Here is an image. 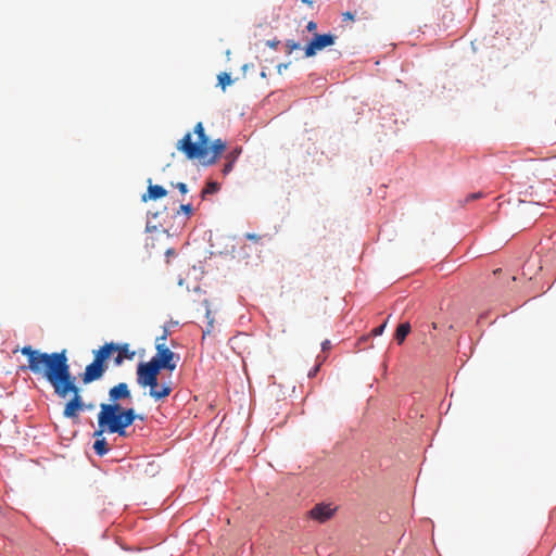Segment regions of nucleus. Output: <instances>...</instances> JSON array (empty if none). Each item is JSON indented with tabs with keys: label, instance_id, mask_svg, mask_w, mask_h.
<instances>
[{
	"label": "nucleus",
	"instance_id": "obj_1",
	"mask_svg": "<svg viewBox=\"0 0 556 556\" xmlns=\"http://www.w3.org/2000/svg\"><path fill=\"white\" fill-rule=\"evenodd\" d=\"M21 352L27 357V368L34 375L45 378L59 397L65 399L70 395L75 378L71 372L66 350L46 353L25 345Z\"/></svg>",
	"mask_w": 556,
	"mask_h": 556
},
{
	"label": "nucleus",
	"instance_id": "obj_2",
	"mask_svg": "<svg viewBox=\"0 0 556 556\" xmlns=\"http://www.w3.org/2000/svg\"><path fill=\"white\" fill-rule=\"evenodd\" d=\"M197 141H192V134L187 132L178 142L176 148L185 154L188 160H199L203 165L214 164L226 149V143L222 139H216L210 143L201 122L197 123L193 129Z\"/></svg>",
	"mask_w": 556,
	"mask_h": 556
},
{
	"label": "nucleus",
	"instance_id": "obj_3",
	"mask_svg": "<svg viewBox=\"0 0 556 556\" xmlns=\"http://www.w3.org/2000/svg\"><path fill=\"white\" fill-rule=\"evenodd\" d=\"M167 334V329H164L163 334L155 340V355L149 362H141L137 366L136 375L144 378L147 382H152L155 375H160L161 370L172 372L177 367L180 357L165 344Z\"/></svg>",
	"mask_w": 556,
	"mask_h": 556
},
{
	"label": "nucleus",
	"instance_id": "obj_4",
	"mask_svg": "<svg viewBox=\"0 0 556 556\" xmlns=\"http://www.w3.org/2000/svg\"><path fill=\"white\" fill-rule=\"evenodd\" d=\"M117 433L119 437L126 435V426L123 420L122 406L119 404L100 405L98 414V429L93 437H101L103 433Z\"/></svg>",
	"mask_w": 556,
	"mask_h": 556
},
{
	"label": "nucleus",
	"instance_id": "obj_5",
	"mask_svg": "<svg viewBox=\"0 0 556 556\" xmlns=\"http://www.w3.org/2000/svg\"><path fill=\"white\" fill-rule=\"evenodd\" d=\"M113 348L111 345H102L99 350L94 351V358L89 364L85 371L81 374V381L85 384L91 383L103 377L108 369L106 361L110 358V351Z\"/></svg>",
	"mask_w": 556,
	"mask_h": 556
},
{
	"label": "nucleus",
	"instance_id": "obj_6",
	"mask_svg": "<svg viewBox=\"0 0 556 556\" xmlns=\"http://www.w3.org/2000/svg\"><path fill=\"white\" fill-rule=\"evenodd\" d=\"M137 376V383L141 388H149V395L154 399L155 401L163 400L167 397L172 393V387L169 383H162L159 384V375H155L154 380L151 382H147L144 378H142L139 375Z\"/></svg>",
	"mask_w": 556,
	"mask_h": 556
},
{
	"label": "nucleus",
	"instance_id": "obj_7",
	"mask_svg": "<svg viewBox=\"0 0 556 556\" xmlns=\"http://www.w3.org/2000/svg\"><path fill=\"white\" fill-rule=\"evenodd\" d=\"M72 394V399L65 404L63 415L66 418L75 419L78 417L79 412L84 409V402L80 395L79 388L75 384V380H73V388L70 391Z\"/></svg>",
	"mask_w": 556,
	"mask_h": 556
},
{
	"label": "nucleus",
	"instance_id": "obj_8",
	"mask_svg": "<svg viewBox=\"0 0 556 556\" xmlns=\"http://www.w3.org/2000/svg\"><path fill=\"white\" fill-rule=\"evenodd\" d=\"M337 37L331 34H315L314 38L305 47V56L311 58L316 54L317 51L325 49L326 47L332 46Z\"/></svg>",
	"mask_w": 556,
	"mask_h": 556
},
{
	"label": "nucleus",
	"instance_id": "obj_9",
	"mask_svg": "<svg viewBox=\"0 0 556 556\" xmlns=\"http://www.w3.org/2000/svg\"><path fill=\"white\" fill-rule=\"evenodd\" d=\"M336 509L337 508L332 507L331 504L319 503L316 504L307 514L309 518L319 523H324L334 515Z\"/></svg>",
	"mask_w": 556,
	"mask_h": 556
},
{
	"label": "nucleus",
	"instance_id": "obj_10",
	"mask_svg": "<svg viewBox=\"0 0 556 556\" xmlns=\"http://www.w3.org/2000/svg\"><path fill=\"white\" fill-rule=\"evenodd\" d=\"M130 399L131 393L128 384L125 382H119L118 384L112 387L109 391V404H119V401H126Z\"/></svg>",
	"mask_w": 556,
	"mask_h": 556
},
{
	"label": "nucleus",
	"instance_id": "obj_11",
	"mask_svg": "<svg viewBox=\"0 0 556 556\" xmlns=\"http://www.w3.org/2000/svg\"><path fill=\"white\" fill-rule=\"evenodd\" d=\"M104 345H111L113 349L110 351V357L115 353L121 354L125 359H132L136 355L135 351L129 350L128 343L117 344L114 342L105 343Z\"/></svg>",
	"mask_w": 556,
	"mask_h": 556
},
{
	"label": "nucleus",
	"instance_id": "obj_12",
	"mask_svg": "<svg viewBox=\"0 0 556 556\" xmlns=\"http://www.w3.org/2000/svg\"><path fill=\"white\" fill-rule=\"evenodd\" d=\"M410 332V325L409 323H403V324H400L396 328V331H395V334H394V339L396 340V342L399 344H402L404 342V340L406 339V337L408 336V333Z\"/></svg>",
	"mask_w": 556,
	"mask_h": 556
},
{
	"label": "nucleus",
	"instance_id": "obj_13",
	"mask_svg": "<svg viewBox=\"0 0 556 556\" xmlns=\"http://www.w3.org/2000/svg\"><path fill=\"white\" fill-rule=\"evenodd\" d=\"M148 194L150 199L156 200L165 197L167 194V191L160 185H150L148 187Z\"/></svg>",
	"mask_w": 556,
	"mask_h": 556
},
{
	"label": "nucleus",
	"instance_id": "obj_14",
	"mask_svg": "<svg viewBox=\"0 0 556 556\" xmlns=\"http://www.w3.org/2000/svg\"><path fill=\"white\" fill-rule=\"evenodd\" d=\"M96 438L97 439L93 443V450H94L96 454H98L99 456H103L109 452L108 442H106L105 438H103L102 435L96 437Z\"/></svg>",
	"mask_w": 556,
	"mask_h": 556
},
{
	"label": "nucleus",
	"instance_id": "obj_15",
	"mask_svg": "<svg viewBox=\"0 0 556 556\" xmlns=\"http://www.w3.org/2000/svg\"><path fill=\"white\" fill-rule=\"evenodd\" d=\"M122 415H123V420H124V424L126 426V429L129 426H131L137 418H140L136 414L134 408H124V407H122Z\"/></svg>",
	"mask_w": 556,
	"mask_h": 556
},
{
	"label": "nucleus",
	"instance_id": "obj_16",
	"mask_svg": "<svg viewBox=\"0 0 556 556\" xmlns=\"http://www.w3.org/2000/svg\"><path fill=\"white\" fill-rule=\"evenodd\" d=\"M219 189V185L215 181H210L206 184L205 188L202 191V197L204 198L206 194H212L217 192Z\"/></svg>",
	"mask_w": 556,
	"mask_h": 556
},
{
	"label": "nucleus",
	"instance_id": "obj_17",
	"mask_svg": "<svg viewBox=\"0 0 556 556\" xmlns=\"http://www.w3.org/2000/svg\"><path fill=\"white\" fill-rule=\"evenodd\" d=\"M231 84V77L228 73H220L218 75V85L225 89L227 86Z\"/></svg>",
	"mask_w": 556,
	"mask_h": 556
},
{
	"label": "nucleus",
	"instance_id": "obj_18",
	"mask_svg": "<svg viewBox=\"0 0 556 556\" xmlns=\"http://www.w3.org/2000/svg\"><path fill=\"white\" fill-rule=\"evenodd\" d=\"M206 318H207V328L203 331V334H208L211 333L212 329H213V324H214V318L211 316V311L210 308L206 309Z\"/></svg>",
	"mask_w": 556,
	"mask_h": 556
},
{
	"label": "nucleus",
	"instance_id": "obj_19",
	"mask_svg": "<svg viewBox=\"0 0 556 556\" xmlns=\"http://www.w3.org/2000/svg\"><path fill=\"white\" fill-rule=\"evenodd\" d=\"M356 16H357V10H355L354 12L348 11L342 14L343 21H355Z\"/></svg>",
	"mask_w": 556,
	"mask_h": 556
},
{
	"label": "nucleus",
	"instance_id": "obj_20",
	"mask_svg": "<svg viewBox=\"0 0 556 556\" xmlns=\"http://www.w3.org/2000/svg\"><path fill=\"white\" fill-rule=\"evenodd\" d=\"M286 46L288 48V53H291L292 51L298 50V49L301 48L299 42H295V41H292V40H288Z\"/></svg>",
	"mask_w": 556,
	"mask_h": 556
},
{
	"label": "nucleus",
	"instance_id": "obj_21",
	"mask_svg": "<svg viewBox=\"0 0 556 556\" xmlns=\"http://www.w3.org/2000/svg\"><path fill=\"white\" fill-rule=\"evenodd\" d=\"M483 197V193L482 192H473V193H470L466 197L465 199V202H470V201H473V200H478V199H481Z\"/></svg>",
	"mask_w": 556,
	"mask_h": 556
},
{
	"label": "nucleus",
	"instance_id": "obj_22",
	"mask_svg": "<svg viewBox=\"0 0 556 556\" xmlns=\"http://www.w3.org/2000/svg\"><path fill=\"white\" fill-rule=\"evenodd\" d=\"M179 211L184 212L187 215H190L192 213V205L190 203L181 204Z\"/></svg>",
	"mask_w": 556,
	"mask_h": 556
},
{
	"label": "nucleus",
	"instance_id": "obj_23",
	"mask_svg": "<svg viewBox=\"0 0 556 556\" xmlns=\"http://www.w3.org/2000/svg\"><path fill=\"white\" fill-rule=\"evenodd\" d=\"M244 237H245L248 240H250V241H254V242H258V241L262 239V237H261L260 235L251 233V232L245 233V236H244Z\"/></svg>",
	"mask_w": 556,
	"mask_h": 556
},
{
	"label": "nucleus",
	"instance_id": "obj_24",
	"mask_svg": "<svg viewBox=\"0 0 556 556\" xmlns=\"http://www.w3.org/2000/svg\"><path fill=\"white\" fill-rule=\"evenodd\" d=\"M384 328H386V323L380 325L379 327H376L375 329L371 330L372 336L377 337V336L382 334Z\"/></svg>",
	"mask_w": 556,
	"mask_h": 556
},
{
	"label": "nucleus",
	"instance_id": "obj_25",
	"mask_svg": "<svg viewBox=\"0 0 556 556\" xmlns=\"http://www.w3.org/2000/svg\"><path fill=\"white\" fill-rule=\"evenodd\" d=\"M176 188L182 193L186 194L188 192L187 185L185 182L176 184Z\"/></svg>",
	"mask_w": 556,
	"mask_h": 556
},
{
	"label": "nucleus",
	"instance_id": "obj_26",
	"mask_svg": "<svg viewBox=\"0 0 556 556\" xmlns=\"http://www.w3.org/2000/svg\"><path fill=\"white\" fill-rule=\"evenodd\" d=\"M115 354L116 355L114 356V359H113L114 364L116 366H121L124 363L125 358L121 354H118V353H115Z\"/></svg>",
	"mask_w": 556,
	"mask_h": 556
},
{
	"label": "nucleus",
	"instance_id": "obj_27",
	"mask_svg": "<svg viewBox=\"0 0 556 556\" xmlns=\"http://www.w3.org/2000/svg\"><path fill=\"white\" fill-rule=\"evenodd\" d=\"M306 29L309 33H315L316 29H317V24L315 22L311 21V22L307 23Z\"/></svg>",
	"mask_w": 556,
	"mask_h": 556
},
{
	"label": "nucleus",
	"instance_id": "obj_28",
	"mask_svg": "<svg viewBox=\"0 0 556 556\" xmlns=\"http://www.w3.org/2000/svg\"><path fill=\"white\" fill-rule=\"evenodd\" d=\"M356 18H357V20H367V18H368V16H367L366 12H364V11H362V12H361V11H358V10H357V16H356Z\"/></svg>",
	"mask_w": 556,
	"mask_h": 556
},
{
	"label": "nucleus",
	"instance_id": "obj_29",
	"mask_svg": "<svg viewBox=\"0 0 556 556\" xmlns=\"http://www.w3.org/2000/svg\"><path fill=\"white\" fill-rule=\"evenodd\" d=\"M232 169V161L228 162L227 164H225L224 166V173L227 174L229 173L230 170Z\"/></svg>",
	"mask_w": 556,
	"mask_h": 556
},
{
	"label": "nucleus",
	"instance_id": "obj_30",
	"mask_svg": "<svg viewBox=\"0 0 556 556\" xmlns=\"http://www.w3.org/2000/svg\"><path fill=\"white\" fill-rule=\"evenodd\" d=\"M266 45H267V46H269L270 48H274V49H275V48H277V46L279 45V40H273V41H271V40H268V41L266 42Z\"/></svg>",
	"mask_w": 556,
	"mask_h": 556
},
{
	"label": "nucleus",
	"instance_id": "obj_31",
	"mask_svg": "<svg viewBox=\"0 0 556 556\" xmlns=\"http://www.w3.org/2000/svg\"><path fill=\"white\" fill-rule=\"evenodd\" d=\"M289 65H290V63L279 64V65L277 66V71H278V73H279V74H281V73H282V70L288 68V66H289Z\"/></svg>",
	"mask_w": 556,
	"mask_h": 556
},
{
	"label": "nucleus",
	"instance_id": "obj_32",
	"mask_svg": "<svg viewBox=\"0 0 556 556\" xmlns=\"http://www.w3.org/2000/svg\"><path fill=\"white\" fill-rule=\"evenodd\" d=\"M241 152V149H236L232 153H231V156H232V161L236 159V156Z\"/></svg>",
	"mask_w": 556,
	"mask_h": 556
},
{
	"label": "nucleus",
	"instance_id": "obj_33",
	"mask_svg": "<svg viewBox=\"0 0 556 556\" xmlns=\"http://www.w3.org/2000/svg\"><path fill=\"white\" fill-rule=\"evenodd\" d=\"M330 342L328 340H326L324 343H323V349L326 350L328 346H329Z\"/></svg>",
	"mask_w": 556,
	"mask_h": 556
},
{
	"label": "nucleus",
	"instance_id": "obj_34",
	"mask_svg": "<svg viewBox=\"0 0 556 556\" xmlns=\"http://www.w3.org/2000/svg\"><path fill=\"white\" fill-rule=\"evenodd\" d=\"M317 370H318V367H315V368H314V370H312V371L308 374V376H309V377H312V376L316 375Z\"/></svg>",
	"mask_w": 556,
	"mask_h": 556
},
{
	"label": "nucleus",
	"instance_id": "obj_35",
	"mask_svg": "<svg viewBox=\"0 0 556 556\" xmlns=\"http://www.w3.org/2000/svg\"><path fill=\"white\" fill-rule=\"evenodd\" d=\"M174 253H175V252H174V250H173V249L167 250V254H168V255H172V254H174Z\"/></svg>",
	"mask_w": 556,
	"mask_h": 556
}]
</instances>
